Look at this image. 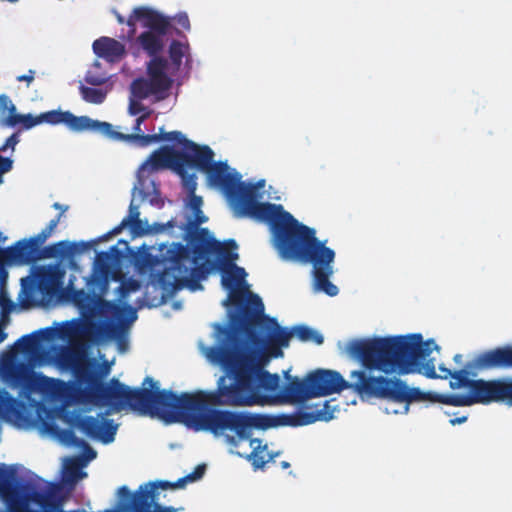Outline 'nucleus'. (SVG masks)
<instances>
[{"label": "nucleus", "instance_id": "nucleus-1", "mask_svg": "<svg viewBox=\"0 0 512 512\" xmlns=\"http://www.w3.org/2000/svg\"><path fill=\"white\" fill-rule=\"evenodd\" d=\"M85 380L88 387L84 394L86 400L96 406H108L114 411L128 407L143 416L156 417L165 423H183L195 431H209L219 435L226 430L234 432L241 440H248L252 430H267L278 426L299 427L317 421H329L334 409L329 401H320L306 405L303 410L293 414L267 415L247 411L209 409L208 406H253L258 396L244 395L238 381L226 385L225 376L220 377L216 391L196 393L184 392L177 395L171 390L158 387V382L146 377L143 386L149 388H130L113 378L103 383L86 372L76 371L78 379Z\"/></svg>", "mask_w": 512, "mask_h": 512}, {"label": "nucleus", "instance_id": "nucleus-2", "mask_svg": "<svg viewBox=\"0 0 512 512\" xmlns=\"http://www.w3.org/2000/svg\"><path fill=\"white\" fill-rule=\"evenodd\" d=\"M264 304L258 295L252 296L239 312L232 316L229 326H217L222 337L220 344L208 348L206 357L238 381L244 395L259 397L255 405H263L265 397L259 389L275 391L280 378L263 370L270 358L283 356L292 334L281 327L275 318L264 313Z\"/></svg>", "mask_w": 512, "mask_h": 512}, {"label": "nucleus", "instance_id": "nucleus-3", "mask_svg": "<svg viewBox=\"0 0 512 512\" xmlns=\"http://www.w3.org/2000/svg\"><path fill=\"white\" fill-rule=\"evenodd\" d=\"M237 247L235 240L221 243L208 229L201 228L191 235L189 244L173 243L163 254L165 267L159 275V282L170 293L183 288L197 291L203 288L200 281L206 279L212 270L220 268L222 285L230 291V301L239 305L240 310L248 303L241 304L243 291L238 289L245 283L247 273L244 268L233 263L238 259V254L233 252ZM254 295L251 294L248 299Z\"/></svg>", "mask_w": 512, "mask_h": 512}, {"label": "nucleus", "instance_id": "nucleus-4", "mask_svg": "<svg viewBox=\"0 0 512 512\" xmlns=\"http://www.w3.org/2000/svg\"><path fill=\"white\" fill-rule=\"evenodd\" d=\"M181 146V151L172 146H161L152 152L140 169L188 171L195 168L206 174L209 185L225 194L237 218L248 217L263 223L271 217L277 204L257 201L258 188L263 186V180L257 184L242 182L241 175L231 171L226 162L214 161V151L207 145H198L186 138Z\"/></svg>", "mask_w": 512, "mask_h": 512}, {"label": "nucleus", "instance_id": "nucleus-5", "mask_svg": "<svg viewBox=\"0 0 512 512\" xmlns=\"http://www.w3.org/2000/svg\"><path fill=\"white\" fill-rule=\"evenodd\" d=\"M263 223L269 225L274 245L283 259L312 265L314 291L330 297L339 293L329 279L333 274L335 252L317 239L313 228L298 222L282 205H277Z\"/></svg>", "mask_w": 512, "mask_h": 512}, {"label": "nucleus", "instance_id": "nucleus-6", "mask_svg": "<svg viewBox=\"0 0 512 512\" xmlns=\"http://www.w3.org/2000/svg\"><path fill=\"white\" fill-rule=\"evenodd\" d=\"M438 348L434 340L424 342L421 334H410L357 340L350 352L368 370L406 375L415 370L417 361H425Z\"/></svg>", "mask_w": 512, "mask_h": 512}, {"label": "nucleus", "instance_id": "nucleus-7", "mask_svg": "<svg viewBox=\"0 0 512 512\" xmlns=\"http://www.w3.org/2000/svg\"><path fill=\"white\" fill-rule=\"evenodd\" d=\"M438 348L434 340L424 342L421 334H410L357 340L350 352L368 370L406 375L415 370L417 361H425Z\"/></svg>", "mask_w": 512, "mask_h": 512}, {"label": "nucleus", "instance_id": "nucleus-8", "mask_svg": "<svg viewBox=\"0 0 512 512\" xmlns=\"http://www.w3.org/2000/svg\"><path fill=\"white\" fill-rule=\"evenodd\" d=\"M375 370H368L362 366L360 370L351 371L346 381L339 372L332 370H316L308 374L310 394L312 397L327 396L339 393L345 389H351L362 399H385L395 403H404L405 412L413 400L423 399L422 394L416 388H410L399 378L387 376H375Z\"/></svg>", "mask_w": 512, "mask_h": 512}, {"label": "nucleus", "instance_id": "nucleus-9", "mask_svg": "<svg viewBox=\"0 0 512 512\" xmlns=\"http://www.w3.org/2000/svg\"><path fill=\"white\" fill-rule=\"evenodd\" d=\"M62 217L63 212L50 220L48 225L37 235L29 239L19 240L13 246L1 249L0 255L2 260L7 263L19 265L31 264L40 259L61 257L68 252L81 253L90 248L91 244L88 242H81L71 246L70 243L65 240L41 248L52 235Z\"/></svg>", "mask_w": 512, "mask_h": 512}, {"label": "nucleus", "instance_id": "nucleus-10", "mask_svg": "<svg viewBox=\"0 0 512 512\" xmlns=\"http://www.w3.org/2000/svg\"><path fill=\"white\" fill-rule=\"evenodd\" d=\"M134 98L133 96L130 98L128 113L132 116H136L142 113L135 120V124L132 128V134H124L121 132H117L113 129L112 124L108 122H102L99 120L91 119L88 116H83L85 120L83 123V132L84 131H93L100 133L112 140L118 141H126V142H136L141 147H146L151 143H156L159 141H170L175 142L181 145L186 137L180 131H170L161 134H143L141 125L147 120L152 114V110L148 107H145L141 102Z\"/></svg>", "mask_w": 512, "mask_h": 512}, {"label": "nucleus", "instance_id": "nucleus-11", "mask_svg": "<svg viewBox=\"0 0 512 512\" xmlns=\"http://www.w3.org/2000/svg\"><path fill=\"white\" fill-rule=\"evenodd\" d=\"M8 115L1 120V125L8 127L21 126L24 130H29L39 124L48 123L50 125L64 124L73 132H83V116H76L70 111L51 110L41 113L37 116L32 114L16 113V106L6 94L0 95V114Z\"/></svg>", "mask_w": 512, "mask_h": 512}, {"label": "nucleus", "instance_id": "nucleus-12", "mask_svg": "<svg viewBox=\"0 0 512 512\" xmlns=\"http://www.w3.org/2000/svg\"><path fill=\"white\" fill-rule=\"evenodd\" d=\"M137 22L147 29L137 37L138 45L151 59L159 57L165 46L164 38L171 27L169 18L152 8L140 6L133 10L126 24L134 32Z\"/></svg>", "mask_w": 512, "mask_h": 512}, {"label": "nucleus", "instance_id": "nucleus-13", "mask_svg": "<svg viewBox=\"0 0 512 512\" xmlns=\"http://www.w3.org/2000/svg\"><path fill=\"white\" fill-rule=\"evenodd\" d=\"M168 61L163 57H154L147 63V77H139L130 85L131 96L138 100L155 96L164 100L173 85V79L167 74Z\"/></svg>", "mask_w": 512, "mask_h": 512}, {"label": "nucleus", "instance_id": "nucleus-14", "mask_svg": "<svg viewBox=\"0 0 512 512\" xmlns=\"http://www.w3.org/2000/svg\"><path fill=\"white\" fill-rule=\"evenodd\" d=\"M4 379L9 387L19 389L18 396L30 399L34 392L50 393L55 387V380L43 374L33 372L25 364H11L4 370Z\"/></svg>", "mask_w": 512, "mask_h": 512}, {"label": "nucleus", "instance_id": "nucleus-15", "mask_svg": "<svg viewBox=\"0 0 512 512\" xmlns=\"http://www.w3.org/2000/svg\"><path fill=\"white\" fill-rule=\"evenodd\" d=\"M506 348H511V345H506L502 347H497L491 350L484 351L478 354L471 362H468L465 368L452 371L448 368H444L440 366V370L444 373L443 378L450 377L453 381L450 382V386L452 389H459L462 387L468 388L471 387V383L474 381L473 379H469V375H476L477 370H491V369H510L512 366H503L499 363H495L493 360L495 353L499 350H504Z\"/></svg>", "mask_w": 512, "mask_h": 512}, {"label": "nucleus", "instance_id": "nucleus-16", "mask_svg": "<svg viewBox=\"0 0 512 512\" xmlns=\"http://www.w3.org/2000/svg\"><path fill=\"white\" fill-rule=\"evenodd\" d=\"M472 404L504 403L512 407V377L494 380L477 379L469 389Z\"/></svg>", "mask_w": 512, "mask_h": 512}, {"label": "nucleus", "instance_id": "nucleus-17", "mask_svg": "<svg viewBox=\"0 0 512 512\" xmlns=\"http://www.w3.org/2000/svg\"><path fill=\"white\" fill-rule=\"evenodd\" d=\"M72 425L87 437L100 440L104 444L114 441L118 429L114 421L105 418L103 414H99L98 417L78 415L74 418Z\"/></svg>", "mask_w": 512, "mask_h": 512}, {"label": "nucleus", "instance_id": "nucleus-18", "mask_svg": "<svg viewBox=\"0 0 512 512\" xmlns=\"http://www.w3.org/2000/svg\"><path fill=\"white\" fill-rule=\"evenodd\" d=\"M73 301L84 313L91 316L99 314L102 317H119L121 308L110 301L104 300L95 293L86 292L83 289L73 292Z\"/></svg>", "mask_w": 512, "mask_h": 512}, {"label": "nucleus", "instance_id": "nucleus-19", "mask_svg": "<svg viewBox=\"0 0 512 512\" xmlns=\"http://www.w3.org/2000/svg\"><path fill=\"white\" fill-rule=\"evenodd\" d=\"M0 418L17 426L30 423L26 404L12 397L5 389H0Z\"/></svg>", "mask_w": 512, "mask_h": 512}, {"label": "nucleus", "instance_id": "nucleus-20", "mask_svg": "<svg viewBox=\"0 0 512 512\" xmlns=\"http://www.w3.org/2000/svg\"><path fill=\"white\" fill-rule=\"evenodd\" d=\"M123 332L124 325L112 320L96 321L92 318H87L81 325L82 335L93 341L115 339L120 337Z\"/></svg>", "mask_w": 512, "mask_h": 512}, {"label": "nucleus", "instance_id": "nucleus-21", "mask_svg": "<svg viewBox=\"0 0 512 512\" xmlns=\"http://www.w3.org/2000/svg\"><path fill=\"white\" fill-rule=\"evenodd\" d=\"M285 378L287 384L283 388L282 395L286 402L293 404L301 403L312 398L308 375L303 380H300L298 377H291L287 371L285 372Z\"/></svg>", "mask_w": 512, "mask_h": 512}, {"label": "nucleus", "instance_id": "nucleus-22", "mask_svg": "<svg viewBox=\"0 0 512 512\" xmlns=\"http://www.w3.org/2000/svg\"><path fill=\"white\" fill-rule=\"evenodd\" d=\"M94 53L108 62L119 61L126 53L125 46L116 39L100 37L92 45Z\"/></svg>", "mask_w": 512, "mask_h": 512}, {"label": "nucleus", "instance_id": "nucleus-23", "mask_svg": "<svg viewBox=\"0 0 512 512\" xmlns=\"http://www.w3.org/2000/svg\"><path fill=\"white\" fill-rule=\"evenodd\" d=\"M175 171L182 179L183 187L188 192L189 199V207L193 211L194 216L198 217V215L202 214L201 206L203 204L202 197L197 196L195 191L197 189V177L195 173H189V171H180L179 169H172Z\"/></svg>", "mask_w": 512, "mask_h": 512}, {"label": "nucleus", "instance_id": "nucleus-24", "mask_svg": "<svg viewBox=\"0 0 512 512\" xmlns=\"http://www.w3.org/2000/svg\"><path fill=\"white\" fill-rule=\"evenodd\" d=\"M53 333V328H45L35 331L18 339L16 346L23 353H33L38 349L40 342L51 339Z\"/></svg>", "mask_w": 512, "mask_h": 512}, {"label": "nucleus", "instance_id": "nucleus-25", "mask_svg": "<svg viewBox=\"0 0 512 512\" xmlns=\"http://www.w3.org/2000/svg\"><path fill=\"white\" fill-rule=\"evenodd\" d=\"M248 439H250V446L253 449L248 456V460L251 462L255 470L262 469L266 463L273 459L274 456L265 453L267 445H262L261 439L251 438V436Z\"/></svg>", "mask_w": 512, "mask_h": 512}, {"label": "nucleus", "instance_id": "nucleus-26", "mask_svg": "<svg viewBox=\"0 0 512 512\" xmlns=\"http://www.w3.org/2000/svg\"><path fill=\"white\" fill-rule=\"evenodd\" d=\"M422 394H424L423 399L413 400L412 402H420L425 400L437 401L443 404L453 405V406H469L472 405L470 394L468 395H439L433 394L430 392H423L419 388H417Z\"/></svg>", "mask_w": 512, "mask_h": 512}, {"label": "nucleus", "instance_id": "nucleus-27", "mask_svg": "<svg viewBox=\"0 0 512 512\" xmlns=\"http://www.w3.org/2000/svg\"><path fill=\"white\" fill-rule=\"evenodd\" d=\"M35 288L44 297H52L57 291V280L50 271H41L35 279Z\"/></svg>", "mask_w": 512, "mask_h": 512}, {"label": "nucleus", "instance_id": "nucleus-28", "mask_svg": "<svg viewBox=\"0 0 512 512\" xmlns=\"http://www.w3.org/2000/svg\"><path fill=\"white\" fill-rule=\"evenodd\" d=\"M286 329L292 334V336L297 337L302 342H312L317 345H321L324 342L322 334L309 326L296 325L291 330L288 328Z\"/></svg>", "mask_w": 512, "mask_h": 512}, {"label": "nucleus", "instance_id": "nucleus-29", "mask_svg": "<svg viewBox=\"0 0 512 512\" xmlns=\"http://www.w3.org/2000/svg\"><path fill=\"white\" fill-rule=\"evenodd\" d=\"M205 471H206V465L199 464L195 467L193 472L186 475L185 477H182L175 482L162 480L160 485H162V490L182 488V487H184V485L187 482H194V481L201 479L203 477V475L205 474Z\"/></svg>", "mask_w": 512, "mask_h": 512}, {"label": "nucleus", "instance_id": "nucleus-30", "mask_svg": "<svg viewBox=\"0 0 512 512\" xmlns=\"http://www.w3.org/2000/svg\"><path fill=\"white\" fill-rule=\"evenodd\" d=\"M189 52V45L182 43L178 40H173L169 46V57L173 65L179 68L182 64V59Z\"/></svg>", "mask_w": 512, "mask_h": 512}, {"label": "nucleus", "instance_id": "nucleus-31", "mask_svg": "<svg viewBox=\"0 0 512 512\" xmlns=\"http://www.w3.org/2000/svg\"><path fill=\"white\" fill-rule=\"evenodd\" d=\"M79 91L84 101L92 104H102L107 96V92L102 89L80 85Z\"/></svg>", "mask_w": 512, "mask_h": 512}, {"label": "nucleus", "instance_id": "nucleus-32", "mask_svg": "<svg viewBox=\"0 0 512 512\" xmlns=\"http://www.w3.org/2000/svg\"><path fill=\"white\" fill-rule=\"evenodd\" d=\"M127 222L128 226H131L132 230L135 232L143 231L142 221L140 220V212L138 206L133 205V203L129 206L128 215L122 219Z\"/></svg>", "mask_w": 512, "mask_h": 512}, {"label": "nucleus", "instance_id": "nucleus-33", "mask_svg": "<svg viewBox=\"0 0 512 512\" xmlns=\"http://www.w3.org/2000/svg\"><path fill=\"white\" fill-rule=\"evenodd\" d=\"M411 373H419L430 379L438 377L435 371L434 361L432 359L427 361H417L415 370L411 371Z\"/></svg>", "mask_w": 512, "mask_h": 512}, {"label": "nucleus", "instance_id": "nucleus-34", "mask_svg": "<svg viewBox=\"0 0 512 512\" xmlns=\"http://www.w3.org/2000/svg\"><path fill=\"white\" fill-rule=\"evenodd\" d=\"M493 360L503 366H512V349L506 348L495 353Z\"/></svg>", "mask_w": 512, "mask_h": 512}, {"label": "nucleus", "instance_id": "nucleus-35", "mask_svg": "<svg viewBox=\"0 0 512 512\" xmlns=\"http://www.w3.org/2000/svg\"><path fill=\"white\" fill-rule=\"evenodd\" d=\"M67 436L73 444L79 446L82 445L85 448L88 459H93L96 457V452L89 446V444H87L84 440L78 439L72 431H67Z\"/></svg>", "mask_w": 512, "mask_h": 512}, {"label": "nucleus", "instance_id": "nucleus-36", "mask_svg": "<svg viewBox=\"0 0 512 512\" xmlns=\"http://www.w3.org/2000/svg\"><path fill=\"white\" fill-rule=\"evenodd\" d=\"M66 473L73 479L81 474L80 464L77 459H71L66 466Z\"/></svg>", "mask_w": 512, "mask_h": 512}, {"label": "nucleus", "instance_id": "nucleus-37", "mask_svg": "<svg viewBox=\"0 0 512 512\" xmlns=\"http://www.w3.org/2000/svg\"><path fill=\"white\" fill-rule=\"evenodd\" d=\"M107 81V78L100 75H95L91 73H87L85 76V82L92 85V86H101L105 84Z\"/></svg>", "mask_w": 512, "mask_h": 512}, {"label": "nucleus", "instance_id": "nucleus-38", "mask_svg": "<svg viewBox=\"0 0 512 512\" xmlns=\"http://www.w3.org/2000/svg\"><path fill=\"white\" fill-rule=\"evenodd\" d=\"M19 143V136L17 133H13L11 136H9L5 143L0 147V152L6 151L8 148H11L12 150L15 149V146Z\"/></svg>", "mask_w": 512, "mask_h": 512}, {"label": "nucleus", "instance_id": "nucleus-39", "mask_svg": "<svg viewBox=\"0 0 512 512\" xmlns=\"http://www.w3.org/2000/svg\"><path fill=\"white\" fill-rule=\"evenodd\" d=\"M35 75H36V71L33 69H29L27 74L17 76L16 80L19 82H25L26 86L29 87L30 84L34 81Z\"/></svg>", "mask_w": 512, "mask_h": 512}, {"label": "nucleus", "instance_id": "nucleus-40", "mask_svg": "<svg viewBox=\"0 0 512 512\" xmlns=\"http://www.w3.org/2000/svg\"><path fill=\"white\" fill-rule=\"evenodd\" d=\"M13 161L0 155V174L3 175L12 169Z\"/></svg>", "mask_w": 512, "mask_h": 512}, {"label": "nucleus", "instance_id": "nucleus-41", "mask_svg": "<svg viewBox=\"0 0 512 512\" xmlns=\"http://www.w3.org/2000/svg\"><path fill=\"white\" fill-rule=\"evenodd\" d=\"M176 22L178 25H180L182 28L189 30L190 29V21L185 13H180L176 16Z\"/></svg>", "mask_w": 512, "mask_h": 512}, {"label": "nucleus", "instance_id": "nucleus-42", "mask_svg": "<svg viewBox=\"0 0 512 512\" xmlns=\"http://www.w3.org/2000/svg\"><path fill=\"white\" fill-rule=\"evenodd\" d=\"M128 225H127V222L126 221H121L120 224L118 226H116L111 232H109L108 234L104 235L103 237H101L99 240H106L110 235L112 234H119L120 232H122V230L124 228H126Z\"/></svg>", "mask_w": 512, "mask_h": 512}, {"label": "nucleus", "instance_id": "nucleus-43", "mask_svg": "<svg viewBox=\"0 0 512 512\" xmlns=\"http://www.w3.org/2000/svg\"><path fill=\"white\" fill-rule=\"evenodd\" d=\"M140 287L139 283L136 280H131L126 285L125 289L127 291H136Z\"/></svg>", "mask_w": 512, "mask_h": 512}, {"label": "nucleus", "instance_id": "nucleus-44", "mask_svg": "<svg viewBox=\"0 0 512 512\" xmlns=\"http://www.w3.org/2000/svg\"><path fill=\"white\" fill-rule=\"evenodd\" d=\"M466 421H467V416H461V417L452 418V419H450L449 422L451 425L455 426L457 424H462Z\"/></svg>", "mask_w": 512, "mask_h": 512}, {"label": "nucleus", "instance_id": "nucleus-45", "mask_svg": "<svg viewBox=\"0 0 512 512\" xmlns=\"http://www.w3.org/2000/svg\"><path fill=\"white\" fill-rule=\"evenodd\" d=\"M52 207H53L54 209H56V210H59V211H60V213H62V212H63V214L68 210V206H64V205H62V204H60V203H58V202H55V203L52 205Z\"/></svg>", "mask_w": 512, "mask_h": 512}, {"label": "nucleus", "instance_id": "nucleus-46", "mask_svg": "<svg viewBox=\"0 0 512 512\" xmlns=\"http://www.w3.org/2000/svg\"><path fill=\"white\" fill-rule=\"evenodd\" d=\"M206 221V217L202 214L198 215V217H195V225L201 224Z\"/></svg>", "mask_w": 512, "mask_h": 512}, {"label": "nucleus", "instance_id": "nucleus-47", "mask_svg": "<svg viewBox=\"0 0 512 512\" xmlns=\"http://www.w3.org/2000/svg\"><path fill=\"white\" fill-rule=\"evenodd\" d=\"M7 334L4 332V330L0 327V343H2L5 338H6Z\"/></svg>", "mask_w": 512, "mask_h": 512}, {"label": "nucleus", "instance_id": "nucleus-48", "mask_svg": "<svg viewBox=\"0 0 512 512\" xmlns=\"http://www.w3.org/2000/svg\"><path fill=\"white\" fill-rule=\"evenodd\" d=\"M281 467H282L283 469H287V468H289V467H290V463H289V462H287V461H282V462H281Z\"/></svg>", "mask_w": 512, "mask_h": 512}, {"label": "nucleus", "instance_id": "nucleus-49", "mask_svg": "<svg viewBox=\"0 0 512 512\" xmlns=\"http://www.w3.org/2000/svg\"><path fill=\"white\" fill-rule=\"evenodd\" d=\"M454 360H455L456 362H458V363H459V362H461V360H462V355H461V354H456V355L454 356Z\"/></svg>", "mask_w": 512, "mask_h": 512}, {"label": "nucleus", "instance_id": "nucleus-50", "mask_svg": "<svg viewBox=\"0 0 512 512\" xmlns=\"http://www.w3.org/2000/svg\"><path fill=\"white\" fill-rule=\"evenodd\" d=\"M166 225H167L168 227L172 228V227H174V226H175V222H174L173 220H170V221H168V222H167V224H166Z\"/></svg>", "mask_w": 512, "mask_h": 512}, {"label": "nucleus", "instance_id": "nucleus-51", "mask_svg": "<svg viewBox=\"0 0 512 512\" xmlns=\"http://www.w3.org/2000/svg\"><path fill=\"white\" fill-rule=\"evenodd\" d=\"M117 20H118V22H119V23H121V24H122V23H124V18H123L121 15H118V16H117Z\"/></svg>", "mask_w": 512, "mask_h": 512}, {"label": "nucleus", "instance_id": "nucleus-52", "mask_svg": "<svg viewBox=\"0 0 512 512\" xmlns=\"http://www.w3.org/2000/svg\"><path fill=\"white\" fill-rule=\"evenodd\" d=\"M22 305H23L24 307H29L31 304H30L29 302H23V303H22Z\"/></svg>", "mask_w": 512, "mask_h": 512}, {"label": "nucleus", "instance_id": "nucleus-53", "mask_svg": "<svg viewBox=\"0 0 512 512\" xmlns=\"http://www.w3.org/2000/svg\"><path fill=\"white\" fill-rule=\"evenodd\" d=\"M0 183H2V175L0 174Z\"/></svg>", "mask_w": 512, "mask_h": 512}]
</instances>
